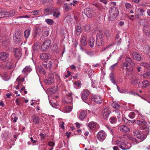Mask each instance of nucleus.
Here are the masks:
<instances>
[{"mask_svg":"<svg viewBox=\"0 0 150 150\" xmlns=\"http://www.w3.org/2000/svg\"><path fill=\"white\" fill-rule=\"evenodd\" d=\"M40 59H46L50 58L51 55L50 54L43 53L40 55Z\"/></svg>","mask_w":150,"mask_h":150,"instance_id":"obj_27","label":"nucleus"},{"mask_svg":"<svg viewBox=\"0 0 150 150\" xmlns=\"http://www.w3.org/2000/svg\"><path fill=\"white\" fill-rule=\"evenodd\" d=\"M16 81H17L20 82H23L24 81V78H23V77L21 78H20L19 77H18L17 78V79H16Z\"/></svg>","mask_w":150,"mask_h":150,"instance_id":"obj_54","label":"nucleus"},{"mask_svg":"<svg viewBox=\"0 0 150 150\" xmlns=\"http://www.w3.org/2000/svg\"><path fill=\"white\" fill-rule=\"evenodd\" d=\"M9 54L6 52H4L0 53V59L2 60H5L9 57Z\"/></svg>","mask_w":150,"mask_h":150,"instance_id":"obj_24","label":"nucleus"},{"mask_svg":"<svg viewBox=\"0 0 150 150\" xmlns=\"http://www.w3.org/2000/svg\"><path fill=\"white\" fill-rule=\"evenodd\" d=\"M60 14V13L57 8L54 9V12L53 13V16L56 18H58Z\"/></svg>","mask_w":150,"mask_h":150,"instance_id":"obj_32","label":"nucleus"},{"mask_svg":"<svg viewBox=\"0 0 150 150\" xmlns=\"http://www.w3.org/2000/svg\"><path fill=\"white\" fill-rule=\"evenodd\" d=\"M62 93L64 95H66V96L68 95H70V92H69L67 90H63L62 91Z\"/></svg>","mask_w":150,"mask_h":150,"instance_id":"obj_52","label":"nucleus"},{"mask_svg":"<svg viewBox=\"0 0 150 150\" xmlns=\"http://www.w3.org/2000/svg\"><path fill=\"white\" fill-rule=\"evenodd\" d=\"M150 85L149 83L147 80H144L142 82V88L148 87Z\"/></svg>","mask_w":150,"mask_h":150,"instance_id":"obj_37","label":"nucleus"},{"mask_svg":"<svg viewBox=\"0 0 150 150\" xmlns=\"http://www.w3.org/2000/svg\"><path fill=\"white\" fill-rule=\"evenodd\" d=\"M131 6V4L128 3H127L125 4V7L126 8H129Z\"/></svg>","mask_w":150,"mask_h":150,"instance_id":"obj_62","label":"nucleus"},{"mask_svg":"<svg viewBox=\"0 0 150 150\" xmlns=\"http://www.w3.org/2000/svg\"><path fill=\"white\" fill-rule=\"evenodd\" d=\"M54 82V79L47 78L45 79L44 81V82L45 83L47 84H50L53 83Z\"/></svg>","mask_w":150,"mask_h":150,"instance_id":"obj_33","label":"nucleus"},{"mask_svg":"<svg viewBox=\"0 0 150 150\" xmlns=\"http://www.w3.org/2000/svg\"><path fill=\"white\" fill-rule=\"evenodd\" d=\"M96 31L95 30H92L88 32V33L91 35H93L96 33Z\"/></svg>","mask_w":150,"mask_h":150,"instance_id":"obj_55","label":"nucleus"},{"mask_svg":"<svg viewBox=\"0 0 150 150\" xmlns=\"http://www.w3.org/2000/svg\"><path fill=\"white\" fill-rule=\"evenodd\" d=\"M137 83V80L136 79H133L132 80L131 83L133 85L136 84Z\"/></svg>","mask_w":150,"mask_h":150,"instance_id":"obj_57","label":"nucleus"},{"mask_svg":"<svg viewBox=\"0 0 150 150\" xmlns=\"http://www.w3.org/2000/svg\"><path fill=\"white\" fill-rule=\"evenodd\" d=\"M40 43L39 42H37L34 44V47H38V46L40 47Z\"/></svg>","mask_w":150,"mask_h":150,"instance_id":"obj_64","label":"nucleus"},{"mask_svg":"<svg viewBox=\"0 0 150 150\" xmlns=\"http://www.w3.org/2000/svg\"><path fill=\"white\" fill-rule=\"evenodd\" d=\"M117 121V119L115 117H111L110 118V122L112 124L115 123Z\"/></svg>","mask_w":150,"mask_h":150,"instance_id":"obj_51","label":"nucleus"},{"mask_svg":"<svg viewBox=\"0 0 150 150\" xmlns=\"http://www.w3.org/2000/svg\"><path fill=\"white\" fill-rule=\"evenodd\" d=\"M42 64L46 69H50L52 67V63L51 61L44 62H42Z\"/></svg>","mask_w":150,"mask_h":150,"instance_id":"obj_20","label":"nucleus"},{"mask_svg":"<svg viewBox=\"0 0 150 150\" xmlns=\"http://www.w3.org/2000/svg\"><path fill=\"white\" fill-rule=\"evenodd\" d=\"M97 8H98L99 10L100 11H103L104 8L103 6L100 5H99L98 6Z\"/></svg>","mask_w":150,"mask_h":150,"instance_id":"obj_61","label":"nucleus"},{"mask_svg":"<svg viewBox=\"0 0 150 150\" xmlns=\"http://www.w3.org/2000/svg\"><path fill=\"white\" fill-rule=\"evenodd\" d=\"M64 8L66 11H68L70 8L69 4L67 3L64 4Z\"/></svg>","mask_w":150,"mask_h":150,"instance_id":"obj_48","label":"nucleus"},{"mask_svg":"<svg viewBox=\"0 0 150 150\" xmlns=\"http://www.w3.org/2000/svg\"><path fill=\"white\" fill-rule=\"evenodd\" d=\"M118 14V9L115 7L111 8L109 10L108 12V18L109 21L113 20L116 17Z\"/></svg>","mask_w":150,"mask_h":150,"instance_id":"obj_2","label":"nucleus"},{"mask_svg":"<svg viewBox=\"0 0 150 150\" xmlns=\"http://www.w3.org/2000/svg\"><path fill=\"white\" fill-rule=\"evenodd\" d=\"M13 52L14 53L15 57L17 58L18 60L21 58L22 53L21 50L20 48H14L13 49Z\"/></svg>","mask_w":150,"mask_h":150,"instance_id":"obj_6","label":"nucleus"},{"mask_svg":"<svg viewBox=\"0 0 150 150\" xmlns=\"http://www.w3.org/2000/svg\"><path fill=\"white\" fill-rule=\"evenodd\" d=\"M143 77L145 78H150V71L144 74L143 75Z\"/></svg>","mask_w":150,"mask_h":150,"instance_id":"obj_45","label":"nucleus"},{"mask_svg":"<svg viewBox=\"0 0 150 150\" xmlns=\"http://www.w3.org/2000/svg\"><path fill=\"white\" fill-rule=\"evenodd\" d=\"M132 56L133 59L137 61H140L142 59V55L137 52H133Z\"/></svg>","mask_w":150,"mask_h":150,"instance_id":"obj_16","label":"nucleus"},{"mask_svg":"<svg viewBox=\"0 0 150 150\" xmlns=\"http://www.w3.org/2000/svg\"><path fill=\"white\" fill-rule=\"evenodd\" d=\"M87 114V112L86 110H83L80 113L79 118L81 120H83L86 117Z\"/></svg>","mask_w":150,"mask_h":150,"instance_id":"obj_28","label":"nucleus"},{"mask_svg":"<svg viewBox=\"0 0 150 150\" xmlns=\"http://www.w3.org/2000/svg\"><path fill=\"white\" fill-rule=\"evenodd\" d=\"M135 123L141 126V128L143 130H146V129H149L147 127V122L144 119H141L140 120H138L136 121Z\"/></svg>","mask_w":150,"mask_h":150,"instance_id":"obj_5","label":"nucleus"},{"mask_svg":"<svg viewBox=\"0 0 150 150\" xmlns=\"http://www.w3.org/2000/svg\"><path fill=\"white\" fill-rule=\"evenodd\" d=\"M23 99H25L24 98H17L16 100V104L18 105L22 104L24 102Z\"/></svg>","mask_w":150,"mask_h":150,"instance_id":"obj_36","label":"nucleus"},{"mask_svg":"<svg viewBox=\"0 0 150 150\" xmlns=\"http://www.w3.org/2000/svg\"><path fill=\"white\" fill-rule=\"evenodd\" d=\"M51 89V91L52 93H54L58 91V87L57 86L56 87H53Z\"/></svg>","mask_w":150,"mask_h":150,"instance_id":"obj_50","label":"nucleus"},{"mask_svg":"<svg viewBox=\"0 0 150 150\" xmlns=\"http://www.w3.org/2000/svg\"><path fill=\"white\" fill-rule=\"evenodd\" d=\"M18 119V117H17L15 116V114L13 113L11 115V119L13 120V122L14 123H15L16 122L17 120Z\"/></svg>","mask_w":150,"mask_h":150,"instance_id":"obj_44","label":"nucleus"},{"mask_svg":"<svg viewBox=\"0 0 150 150\" xmlns=\"http://www.w3.org/2000/svg\"><path fill=\"white\" fill-rule=\"evenodd\" d=\"M54 75L52 74V73H49L48 75V78H51V79H54Z\"/></svg>","mask_w":150,"mask_h":150,"instance_id":"obj_56","label":"nucleus"},{"mask_svg":"<svg viewBox=\"0 0 150 150\" xmlns=\"http://www.w3.org/2000/svg\"><path fill=\"white\" fill-rule=\"evenodd\" d=\"M110 111L106 107L104 108L102 112V115L105 119H107L110 114Z\"/></svg>","mask_w":150,"mask_h":150,"instance_id":"obj_12","label":"nucleus"},{"mask_svg":"<svg viewBox=\"0 0 150 150\" xmlns=\"http://www.w3.org/2000/svg\"><path fill=\"white\" fill-rule=\"evenodd\" d=\"M43 30V28H42L40 26L37 27L35 30V37L36 36H40Z\"/></svg>","mask_w":150,"mask_h":150,"instance_id":"obj_25","label":"nucleus"},{"mask_svg":"<svg viewBox=\"0 0 150 150\" xmlns=\"http://www.w3.org/2000/svg\"><path fill=\"white\" fill-rule=\"evenodd\" d=\"M133 67H132L131 66H130L126 62H124L123 63V66H122V68L123 69H125L126 71L131 72L133 70Z\"/></svg>","mask_w":150,"mask_h":150,"instance_id":"obj_8","label":"nucleus"},{"mask_svg":"<svg viewBox=\"0 0 150 150\" xmlns=\"http://www.w3.org/2000/svg\"><path fill=\"white\" fill-rule=\"evenodd\" d=\"M125 60L126 62L129 64L131 66L134 67L136 65L135 63L130 58L127 57Z\"/></svg>","mask_w":150,"mask_h":150,"instance_id":"obj_26","label":"nucleus"},{"mask_svg":"<svg viewBox=\"0 0 150 150\" xmlns=\"http://www.w3.org/2000/svg\"><path fill=\"white\" fill-rule=\"evenodd\" d=\"M15 13V10L13 9L9 12V15L10 17H12L14 16Z\"/></svg>","mask_w":150,"mask_h":150,"instance_id":"obj_49","label":"nucleus"},{"mask_svg":"<svg viewBox=\"0 0 150 150\" xmlns=\"http://www.w3.org/2000/svg\"><path fill=\"white\" fill-rule=\"evenodd\" d=\"M2 15L1 18L10 17L9 15V12H5L2 10Z\"/></svg>","mask_w":150,"mask_h":150,"instance_id":"obj_39","label":"nucleus"},{"mask_svg":"<svg viewBox=\"0 0 150 150\" xmlns=\"http://www.w3.org/2000/svg\"><path fill=\"white\" fill-rule=\"evenodd\" d=\"M110 79L112 83H113L114 84H116V82L115 79L114 75L112 73H111L110 74Z\"/></svg>","mask_w":150,"mask_h":150,"instance_id":"obj_40","label":"nucleus"},{"mask_svg":"<svg viewBox=\"0 0 150 150\" xmlns=\"http://www.w3.org/2000/svg\"><path fill=\"white\" fill-rule=\"evenodd\" d=\"M103 32L101 30L99 31L97 33L96 35V46H101L103 45Z\"/></svg>","mask_w":150,"mask_h":150,"instance_id":"obj_4","label":"nucleus"},{"mask_svg":"<svg viewBox=\"0 0 150 150\" xmlns=\"http://www.w3.org/2000/svg\"><path fill=\"white\" fill-rule=\"evenodd\" d=\"M143 30L146 35H150V27L148 24H146L144 25Z\"/></svg>","mask_w":150,"mask_h":150,"instance_id":"obj_15","label":"nucleus"},{"mask_svg":"<svg viewBox=\"0 0 150 150\" xmlns=\"http://www.w3.org/2000/svg\"><path fill=\"white\" fill-rule=\"evenodd\" d=\"M40 118L37 115H33L31 117V120L35 124H38L39 122Z\"/></svg>","mask_w":150,"mask_h":150,"instance_id":"obj_23","label":"nucleus"},{"mask_svg":"<svg viewBox=\"0 0 150 150\" xmlns=\"http://www.w3.org/2000/svg\"><path fill=\"white\" fill-rule=\"evenodd\" d=\"M118 129L121 132H129L130 131L129 128L127 126L123 125L119 126L118 127Z\"/></svg>","mask_w":150,"mask_h":150,"instance_id":"obj_18","label":"nucleus"},{"mask_svg":"<svg viewBox=\"0 0 150 150\" xmlns=\"http://www.w3.org/2000/svg\"><path fill=\"white\" fill-rule=\"evenodd\" d=\"M92 99L94 102L98 104H101L102 102L101 98L99 96L97 95H92Z\"/></svg>","mask_w":150,"mask_h":150,"instance_id":"obj_11","label":"nucleus"},{"mask_svg":"<svg viewBox=\"0 0 150 150\" xmlns=\"http://www.w3.org/2000/svg\"><path fill=\"white\" fill-rule=\"evenodd\" d=\"M37 70L40 73L43 74H45L46 73L44 69L42 68L41 66H38L37 67Z\"/></svg>","mask_w":150,"mask_h":150,"instance_id":"obj_38","label":"nucleus"},{"mask_svg":"<svg viewBox=\"0 0 150 150\" xmlns=\"http://www.w3.org/2000/svg\"><path fill=\"white\" fill-rule=\"evenodd\" d=\"M0 42L2 43L4 46H9L8 45L10 43L9 40L5 37H0Z\"/></svg>","mask_w":150,"mask_h":150,"instance_id":"obj_13","label":"nucleus"},{"mask_svg":"<svg viewBox=\"0 0 150 150\" xmlns=\"http://www.w3.org/2000/svg\"><path fill=\"white\" fill-rule=\"evenodd\" d=\"M140 65L148 69H150V65L146 63L142 62L141 63Z\"/></svg>","mask_w":150,"mask_h":150,"instance_id":"obj_42","label":"nucleus"},{"mask_svg":"<svg viewBox=\"0 0 150 150\" xmlns=\"http://www.w3.org/2000/svg\"><path fill=\"white\" fill-rule=\"evenodd\" d=\"M115 143L122 150L128 149L132 146L130 143L124 142L123 141L117 140L115 141Z\"/></svg>","mask_w":150,"mask_h":150,"instance_id":"obj_3","label":"nucleus"},{"mask_svg":"<svg viewBox=\"0 0 150 150\" xmlns=\"http://www.w3.org/2000/svg\"><path fill=\"white\" fill-rule=\"evenodd\" d=\"M111 106L113 108L116 109L115 111L116 112H118L119 110L121 108L120 105L116 101L113 102L111 104Z\"/></svg>","mask_w":150,"mask_h":150,"instance_id":"obj_14","label":"nucleus"},{"mask_svg":"<svg viewBox=\"0 0 150 150\" xmlns=\"http://www.w3.org/2000/svg\"><path fill=\"white\" fill-rule=\"evenodd\" d=\"M49 34V32L48 30L45 31H44L43 34V35L45 37L47 36Z\"/></svg>","mask_w":150,"mask_h":150,"instance_id":"obj_59","label":"nucleus"},{"mask_svg":"<svg viewBox=\"0 0 150 150\" xmlns=\"http://www.w3.org/2000/svg\"><path fill=\"white\" fill-rule=\"evenodd\" d=\"M31 70V68L30 66H27L23 69L22 72L26 74L28 72H30Z\"/></svg>","mask_w":150,"mask_h":150,"instance_id":"obj_35","label":"nucleus"},{"mask_svg":"<svg viewBox=\"0 0 150 150\" xmlns=\"http://www.w3.org/2000/svg\"><path fill=\"white\" fill-rule=\"evenodd\" d=\"M51 41L50 40H47L42 43L41 47H50V46Z\"/></svg>","mask_w":150,"mask_h":150,"instance_id":"obj_30","label":"nucleus"},{"mask_svg":"<svg viewBox=\"0 0 150 150\" xmlns=\"http://www.w3.org/2000/svg\"><path fill=\"white\" fill-rule=\"evenodd\" d=\"M83 29L85 31H88L91 28L89 24H87L85 25L83 27Z\"/></svg>","mask_w":150,"mask_h":150,"instance_id":"obj_43","label":"nucleus"},{"mask_svg":"<svg viewBox=\"0 0 150 150\" xmlns=\"http://www.w3.org/2000/svg\"><path fill=\"white\" fill-rule=\"evenodd\" d=\"M39 11L38 10H35L34 11H33L32 13L34 15H38L39 14Z\"/></svg>","mask_w":150,"mask_h":150,"instance_id":"obj_58","label":"nucleus"},{"mask_svg":"<svg viewBox=\"0 0 150 150\" xmlns=\"http://www.w3.org/2000/svg\"><path fill=\"white\" fill-rule=\"evenodd\" d=\"M21 33L20 31H15V33L13 35V39L14 41L17 43H19L20 41Z\"/></svg>","mask_w":150,"mask_h":150,"instance_id":"obj_7","label":"nucleus"},{"mask_svg":"<svg viewBox=\"0 0 150 150\" xmlns=\"http://www.w3.org/2000/svg\"><path fill=\"white\" fill-rule=\"evenodd\" d=\"M93 13V11L89 8H86L84 11V13L88 17L91 18L92 17Z\"/></svg>","mask_w":150,"mask_h":150,"instance_id":"obj_9","label":"nucleus"},{"mask_svg":"<svg viewBox=\"0 0 150 150\" xmlns=\"http://www.w3.org/2000/svg\"><path fill=\"white\" fill-rule=\"evenodd\" d=\"M95 39L92 37H90L88 40V45L90 47H93L94 45Z\"/></svg>","mask_w":150,"mask_h":150,"instance_id":"obj_29","label":"nucleus"},{"mask_svg":"<svg viewBox=\"0 0 150 150\" xmlns=\"http://www.w3.org/2000/svg\"><path fill=\"white\" fill-rule=\"evenodd\" d=\"M71 110L72 107L71 106H67L65 107L64 110L65 112L67 113L70 112Z\"/></svg>","mask_w":150,"mask_h":150,"instance_id":"obj_41","label":"nucleus"},{"mask_svg":"<svg viewBox=\"0 0 150 150\" xmlns=\"http://www.w3.org/2000/svg\"><path fill=\"white\" fill-rule=\"evenodd\" d=\"M46 23L49 25H52L54 23V21L53 20L50 19H47L45 20Z\"/></svg>","mask_w":150,"mask_h":150,"instance_id":"obj_47","label":"nucleus"},{"mask_svg":"<svg viewBox=\"0 0 150 150\" xmlns=\"http://www.w3.org/2000/svg\"><path fill=\"white\" fill-rule=\"evenodd\" d=\"M97 124L94 122H91L88 124V128L91 130H94L96 128Z\"/></svg>","mask_w":150,"mask_h":150,"instance_id":"obj_21","label":"nucleus"},{"mask_svg":"<svg viewBox=\"0 0 150 150\" xmlns=\"http://www.w3.org/2000/svg\"><path fill=\"white\" fill-rule=\"evenodd\" d=\"M149 133V129H146V130H144L142 133H140L139 131L136 130L134 131V136L140 139V142H142L145 139Z\"/></svg>","mask_w":150,"mask_h":150,"instance_id":"obj_1","label":"nucleus"},{"mask_svg":"<svg viewBox=\"0 0 150 150\" xmlns=\"http://www.w3.org/2000/svg\"><path fill=\"white\" fill-rule=\"evenodd\" d=\"M30 30H25L24 32V36L25 38H28L30 35Z\"/></svg>","mask_w":150,"mask_h":150,"instance_id":"obj_46","label":"nucleus"},{"mask_svg":"<svg viewBox=\"0 0 150 150\" xmlns=\"http://www.w3.org/2000/svg\"><path fill=\"white\" fill-rule=\"evenodd\" d=\"M9 59L7 61L6 66V68L8 69H11L13 67V63L12 62V59L11 58V57L9 58Z\"/></svg>","mask_w":150,"mask_h":150,"instance_id":"obj_22","label":"nucleus"},{"mask_svg":"<svg viewBox=\"0 0 150 150\" xmlns=\"http://www.w3.org/2000/svg\"><path fill=\"white\" fill-rule=\"evenodd\" d=\"M70 95H68L66 97V101L68 103H71L72 100V93L71 92H70Z\"/></svg>","mask_w":150,"mask_h":150,"instance_id":"obj_31","label":"nucleus"},{"mask_svg":"<svg viewBox=\"0 0 150 150\" xmlns=\"http://www.w3.org/2000/svg\"><path fill=\"white\" fill-rule=\"evenodd\" d=\"M106 137L105 132L103 130L99 131L97 134V138L99 140H104Z\"/></svg>","mask_w":150,"mask_h":150,"instance_id":"obj_10","label":"nucleus"},{"mask_svg":"<svg viewBox=\"0 0 150 150\" xmlns=\"http://www.w3.org/2000/svg\"><path fill=\"white\" fill-rule=\"evenodd\" d=\"M40 137V138L42 140H43L44 139L45 135L44 134H43L42 133H41L39 134Z\"/></svg>","mask_w":150,"mask_h":150,"instance_id":"obj_60","label":"nucleus"},{"mask_svg":"<svg viewBox=\"0 0 150 150\" xmlns=\"http://www.w3.org/2000/svg\"><path fill=\"white\" fill-rule=\"evenodd\" d=\"M134 112H132L129 114V116L130 118L132 119L134 117Z\"/></svg>","mask_w":150,"mask_h":150,"instance_id":"obj_53","label":"nucleus"},{"mask_svg":"<svg viewBox=\"0 0 150 150\" xmlns=\"http://www.w3.org/2000/svg\"><path fill=\"white\" fill-rule=\"evenodd\" d=\"M76 34L78 35H79L81 32V25H77L76 30Z\"/></svg>","mask_w":150,"mask_h":150,"instance_id":"obj_34","label":"nucleus"},{"mask_svg":"<svg viewBox=\"0 0 150 150\" xmlns=\"http://www.w3.org/2000/svg\"><path fill=\"white\" fill-rule=\"evenodd\" d=\"M89 94V92L88 90H85L81 95V98L83 100H86L88 98Z\"/></svg>","mask_w":150,"mask_h":150,"instance_id":"obj_17","label":"nucleus"},{"mask_svg":"<svg viewBox=\"0 0 150 150\" xmlns=\"http://www.w3.org/2000/svg\"><path fill=\"white\" fill-rule=\"evenodd\" d=\"M87 39V37L84 35H81L80 41V44L81 46H85L87 44V42L86 41Z\"/></svg>","mask_w":150,"mask_h":150,"instance_id":"obj_19","label":"nucleus"},{"mask_svg":"<svg viewBox=\"0 0 150 150\" xmlns=\"http://www.w3.org/2000/svg\"><path fill=\"white\" fill-rule=\"evenodd\" d=\"M48 47H41L40 50L41 51L44 52L47 50Z\"/></svg>","mask_w":150,"mask_h":150,"instance_id":"obj_63","label":"nucleus"}]
</instances>
